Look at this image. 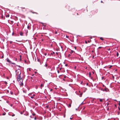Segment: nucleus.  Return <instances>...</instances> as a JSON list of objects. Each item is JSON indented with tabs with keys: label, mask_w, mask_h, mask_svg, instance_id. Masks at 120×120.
Returning a JSON list of instances; mask_svg holds the SVG:
<instances>
[{
	"label": "nucleus",
	"mask_w": 120,
	"mask_h": 120,
	"mask_svg": "<svg viewBox=\"0 0 120 120\" xmlns=\"http://www.w3.org/2000/svg\"><path fill=\"white\" fill-rule=\"evenodd\" d=\"M16 75L17 76L20 75L21 74V71L19 69H18L17 70L15 71Z\"/></svg>",
	"instance_id": "obj_1"
},
{
	"label": "nucleus",
	"mask_w": 120,
	"mask_h": 120,
	"mask_svg": "<svg viewBox=\"0 0 120 120\" xmlns=\"http://www.w3.org/2000/svg\"><path fill=\"white\" fill-rule=\"evenodd\" d=\"M17 76V80L18 81H19L20 80L22 82V78H21L20 77V75H19Z\"/></svg>",
	"instance_id": "obj_2"
},
{
	"label": "nucleus",
	"mask_w": 120,
	"mask_h": 120,
	"mask_svg": "<svg viewBox=\"0 0 120 120\" xmlns=\"http://www.w3.org/2000/svg\"><path fill=\"white\" fill-rule=\"evenodd\" d=\"M7 62H9V63H12L13 64H15V63H12L9 60L8 58L7 59Z\"/></svg>",
	"instance_id": "obj_3"
},
{
	"label": "nucleus",
	"mask_w": 120,
	"mask_h": 120,
	"mask_svg": "<svg viewBox=\"0 0 120 120\" xmlns=\"http://www.w3.org/2000/svg\"><path fill=\"white\" fill-rule=\"evenodd\" d=\"M108 89L107 88H105V89L103 90L102 89H101V90L103 91H105L106 92H107V90H108Z\"/></svg>",
	"instance_id": "obj_4"
},
{
	"label": "nucleus",
	"mask_w": 120,
	"mask_h": 120,
	"mask_svg": "<svg viewBox=\"0 0 120 120\" xmlns=\"http://www.w3.org/2000/svg\"><path fill=\"white\" fill-rule=\"evenodd\" d=\"M38 62H40V65L41 64V60H40L39 59H38Z\"/></svg>",
	"instance_id": "obj_5"
},
{
	"label": "nucleus",
	"mask_w": 120,
	"mask_h": 120,
	"mask_svg": "<svg viewBox=\"0 0 120 120\" xmlns=\"http://www.w3.org/2000/svg\"><path fill=\"white\" fill-rule=\"evenodd\" d=\"M44 86V85L42 84H41V89H42V87Z\"/></svg>",
	"instance_id": "obj_6"
},
{
	"label": "nucleus",
	"mask_w": 120,
	"mask_h": 120,
	"mask_svg": "<svg viewBox=\"0 0 120 120\" xmlns=\"http://www.w3.org/2000/svg\"><path fill=\"white\" fill-rule=\"evenodd\" d=\"M23 83L22 82L20 83V86H22L23 85Z\"/></svg>",
	"instance_id": "obj_7"
},
{
	"label": "nucleus",
	"mask_w": 120,
	"mask_h": 120,
	"mask_svg": "<svg viewBox=\"0 0 120 120\" xmlns=\"http://www.w3.org/2000/svg\"><path fill=\"white\" fill-rule=\"evenodd\" d=\"M6 17L8 18L9 17V14H8L7 15H6Z\"/></svg>",
	"instance_id": "obj_8"
},
{
	"label": "nucleus",
	"mask_w": 120,
	"mask_h": 120,
	"mask_svg": "<svg viewBox=\"0 0 120 120\" xmlns=\"http://www.w3.org/2000/svg\"><path fill=\"white\" fill-rule=\"evenodd\" d=\"M21 8L22 9H25V10L26 11V9L24 7H21Z\"/></svg>",
	"instance_id": "obj_9"
},
{
	"label": "nucleus",
	"mask_w": 120,
	"mask_h": 120,
	"mask_svg": "<svg viewBox=\"0 0 120 120\" xmlns=\"http://www.w3.org/2000/svg\"><path fill=\"white\" fill-rule=\"evenodd\" d=\"M20 35L21 36H22L23 35V33L22 32L20 33Z\"/></svg>",
	"instance_id": "obj_10"
},
{
	"label": "nucleus",
	"mask_w": 120,
	"mask_h": 120,
	"mask_svg": "<svg viewBox=\"0 0 120 120\" xmlns=\"http://www.w3.org/2000/svg\"><path fill=\"white\" fill-rule=\"evenodd\" d=\"M100 39L101 40H104V39H103V38H102V37H101L100 38Z\"/></svg>",
	"instance_id": "obj_11"
},
{
	"label": "nucleus",
	"mask_w": 120,
	"mask_h": 120,
	"mask_svg": "<svg viewBox=\"0 0 120 120\" xmlns=\"http://www.w3.org/2000/svg\"><path fill=\"white\" fill-rule=\"evenodd\" d=\"M119 54L117 52H116V55L117 56H119Z\"/></svg>",
	"instance_id": "obj_12"
},
{
	"label": "nucleus",
	"mask_w": 120,
	"mask_h": 120,
	"mask_svg": "<svg viewBox=\"0 0 120 120\" xmlns=\"http://www.w3.org/2000/svg\"><path fill=\"white\" fill-rule=\"evenodd\" d=\"M71 107V104H69L68 105V107Z\"/></svg>",
	"instance_id": "obj_13"
},
{
	"label": "nucleus",
	"mask_w": 120,
	"mask_h": 120,
	"mask_svg": "<svg viewBox=\"0 0 120 120\" xmlns=\"http://www.w3.org/2000/svg\"><path fill=\"white\" fill-rule=\"evenodd\" d=\"M99 101L100 102H102L103 101V100L102 99H100Z\"/></svg>",
	"instance_id": "obj_14"
},
{
	"label": "nucleus",
	"mask_w": 120,
	"mask_h": 120,
	"mask_svg": "<svg viewBox=\"0 0 120 120\" xmlns=\"http://www.w3.org/2000/svg\"><path fill=\"white\" fill-rule=\"evenodd\" d=\"M27 28L28 29H30V26H27Z\"/></svg>",
	"instance_id": "obj_15"
},
{
	"label": "nucleus",
	"mask_w": 120,
	"mask_h": 120,
	"mask_svg": "<svg viewBox=\"0 0 120 120\" xmlns=\"http://www.w3.org/2000/svg\"><path fill=\"white\" fill-rule=\"evenodd\" d=\"M21 56H20V60L21 61L22 59H21Z\"/></svg>",
	"instance_id": "obj_16"
},
{
	"label": "nucleus",
	"mask_w": 120,
	"mask_h": 120,
	"mask_svg": "<svg viewBox=\"0 0 120 120\" xmlns=\"http://www.w3.org/2000/svg\"><path fill=\"white\" fill-rule=\"evenodd\" d=\"M32 115H33V116H34L35 115V114L34 113H33L32 114Z\"/></svg>",
	"instance_id": "obj_17"
},
{
	"label": "nucleus",
	"mask_w": 120,
	"mask_h": 120,
	"mask_svg": "<svg viewBox=\"0 0 120 120\" xmlns=\"http://www.w3.org/2000/svg\"><path fill=\"white\" fill-rule=\"evenodd\" d=\"M91 75V73L90 72H89V77H90V76Z\"/></svg>",
	"instance_id": "obj_18"
},
{
	"label": "nucleus",
	"mask_w": 120,
	"mask_h": 120,
	"mask_svg": "<svg viewBox=\"0 0 120 120\" xmlns=\"http://www.w3.org/2000/svg\"><path fill=\"white\" fill-rule=\"evenodd\" d=\"M82 93H81L80 94V95H79L80 97H81L82 96Z\"/></svg>",
	"instance_id": "obj_19"
},
{
	"label": "nucleus",
	"mask_w": 120,
	"mask_h": 120,
	"mask_svg": "<svg viewBox=\"0 0 120 120\" xmlns=\"http://www.w3.org/2000/svg\"><path fill=\"white\" fill-rule=\"evenodd\" d=\"M6 113L5 112L3 114V115H5V114H6Z\"/></svg>",
	"instance_id": "obj_20"
},
{
	"label": "nucleus",
	"mask_w": 120,
	"mask_h": 120,
	"mask_svg": "<svg viewBox=\"0 0 120 120\" xmlns=\"http://www.w3.org/2000/svg\"><path fill=\"white\" fill-rule=\"evenodd\" d=\"M45 66L46 67H47V64H45Z\"/></svg>",
	"instance_id": "obj_21"
},
{
	"label": "nucleus",
	"mask_w": 120,
	"mask_h": 120,
	"mask_svg": "<svg viewBox=\"0 0 120 120\" xmlns=\"http://www.w3.org/2000/svg\"><path fill=\"white\" fill-rule=\"evenodd\" d=\"M48 107H49V106L48 105H47L46 106V108H48Z\"/></svg>",
	"instance_id": "obj_22"
},
{
	"label": "nucleus",
	"mask_w": 120,
	"mask_h": 120,
	"mask_svg": "<svg viewBox=\"0 0 120 120\" xmlns=\"http://www.w3.org/2000/svg\"><path fill=\"white\" fill-rule=\"evenodd\" d=\"M102 48V47H98V48L99 49H101V48Z\"/></svg>",
	"instance_id": "obj_23"
},
{
	"label": "nucleus",
	"mask_w": 120,
	"mask_h": 120,
	"mask_svg": "<svg viewBox=\"0 0 120 120\" xmlns=\"http://www.w3.org/2000/svg\"><path fill=\"white\" fill-rule=\"evenodd\" d=\"M65 66L67 67L68 66V64H65Z\"/></svg>",
	"instance_id": "obj_24"
},
{
	"label": "nucleus",
	"mask_w": 120,
	"mask_h": 120,
	"mask_svg": "<svg viewBox=\"0 0 120 120\" xmlns=\"http://www.w3.org/2000/svg\"><path fill=\"white\" fill-rule=\"evenodd\" d=\"M112 67V66H110L109 67V68H111Z\"/></svg>",
	"instance_id": "obj_25"
},
{
	"label": "nucleus",
	"mask_w": 120,
	"mask_h": 120,
	"mask_svg": "<svg viewBox=\"0 0 120 120\" xmlns=\"http://www.w3.org/2000/svg\"><path fill=\"white\" fill-rule=\"evenodd\" d=\"M34 97L33 96H31V98L33 99L34 98Z\"/></svg>",
	"instance_id": "obj_26"
},
{
	"label": "nucleus",
	"mask_w": 120,
	"mask_h": 120,
	"mask_svg": "<svg viewBox=\"0 0 120 120\" xmlns=\"http://www.w3.org/2000/svg\"><path fill=\"white\" fill-rule=\"evenodd\" d=\"M5 84H7V82H6V81H5Z\"/></svg>",
	"instance_id": "obj_27"
},
{
	"label": "nucleus",
	"mask_w": 120,
	"mask_h": 120,
	"mask_svg": "<svg viewBox=\"0 0 120 120\" xmlns=\"http://www.w3.org/2000/svg\"><path fill=\"white\" fill-rule=\"evenodd\" d=\"M55 52H53V53H51V54H55Z\"/></svg>",
	"instance_id": "obj_28"
},
{
	"label": "nucleus",
	"mask_w": 120,
	"mask_h": 120,
	"mask_svg": "<svg viewBox=\"0 0 120 120\" xmlns=\"http://www.w3.org/2000/svg\"><path fill=\"white\" fill-rule=\"evenodd\" d=\"M119 104V105L120 106V101H119V104Z\"/></svg>",
	"instance_id": "obj_29"
},
{
	"label": "nucleus",
	"mask_w": 120,
	"mask_h": 120,
	"mask_svg": "<svg viewBox=\"0 0 120 120\" xmlns=\"http://www.w3.org/2000/svg\"><path fill=\"white\" fill-rule=\"evenodd\" d=\"M62 69V68H60V70H61V69Z\"/></svg>",
	"instance_id": "obj_30"
},
{
	"label": "nucleus",
	"mask_w": 120,
	"mask_h": 120,
	"mask_svg": "<svg viewBox=\"0 0 120 120\" xmlns=\"http://www.w3.org/2000/svg\"><path fill=\"white\" fill-rule=\"evenodd\" d=\"M85 43L86 44H87V42L86 41H85Z\"/></svg>",
	"instance_id": "obj_31"
},
{
	"label": "nucleus",
	"mask_w": 120,
	"mask_h": 120,
	"mask_svg": "<svg viewBox=\"0 0 120 120\" xmlns=\"http://www.w3.org/2000/svg\"><path fill=\"white\" fill-rule=\"evenodd\" d=\"M15 116V115L14 114H13V115H12V116Z\"/></svg>",
	"instance_id": "obj_32"
},
{
	"label": "nucleus",
	"mask_w": 120,
	"mask_h": 120,
	"mask_svg": "<svg viewBox=\"0 0 120 120\" xmlns=\"http://www.w3.org/2000/svg\"><path fill=\"white\" fill-rule=\"evenodd\" d=\"M118 108L119 110L120 111V107H118Z\"/></svg>",
	"instance_id": "obj_33"
},
{
	"label": "nucleus",
	"mask_w": 120,
	"mask_h": 120,
	"mask_svg": "<svg viewBox=\"0 0 120 120\" xmlns=\"http://www.w3.org/2000/svg\"><path fill=\"white\" fill-rule=\"evenodd\" d=\"M56 54L57 55H58V53L57 52H56Z\"/></svg>",
	"instance_id": "obj_34"
},
{
	"label": "nucleus",
	"mask_w": 120,
	"mask_h": 120,
	"mask_svg": "<svg viewBox=\"0 0 120 120\" xmlns=\"http://www.w3.org/2000/svg\"><path fill=\"white\" fill-rule=\"evenodd\" d=\"M31 116H30V117H31V118H34V117H32Z\"/></svg>",
	"instance_id": "obj_35"
},
{
	"label": "nucleus",
	"mask_w": 120,
	"mask_h": 120,
	"mask_svg": "<svg viewBox=\"0 0 120 120\" xmlns=\"http://www.w3.org/2000/svg\"><path fill=\"white\" fill-rule=\"evenodd\" d=\"M66 37L67 38H68L69 37L68 36H66Z\"/></svg>",
	"instance_id": "obj_36"
},
{
	"label": "nucleus",
	"mask_w": 120,
	"mask_h": 120,
	"mask_svg": "<svg viewBox=\"0 0 120 120\" xmlns=\"http://www.w3.org/2000/svg\"><path fill=\"white\" fill-rule=\"evenodd\" d=\"M74 48H75V49H76V47H75Z\"/></svg>",
	"instance_id": "obj_37"
},
{
	"label": "nucleus",
	"mask_w": 120,
	"mask_h": 120,
	"mask_svg": "<svg viewBox=\"0 0 120 120\" xmlns=\"http://www.w3.org/2000/svg\"><path fill=\"white\" fill-rule=\"evenodd\" d=\"M57 32L56 31V32H55V34H57Z\"/></svg>",
	"instance_id": "obj_38"
},
{
	"label": "nucleus",
	"mask_w": 120,
	"mask_h": 120,
	"mask_svg": "<svg viewBox=\"0 0 120 120\" xmlns=\"http://www.w3.org/2000/svg\"><path fill=\"white\" fill-rule=\"evenodd\" d=\"M71 10L69 8H68V10L69 11H70Z\"/></svg>",
	"instance_id": "obj_39"
},
{
	"label": "nucleus",
	"mask_w": 120,
	"mask_h": 120,
	"mask_svg": "<svg viewBox=\"0 0 120 120\" xmlns=\"http://www.w3.org/2000/svg\"><path fill=\"white\" fill-rule=\"evenodd\" d=\"M115 107H116V105H115Z\"/></svg>",
	"instance_id": "obj_40"
},
{
	"label": "nucleus",
	"mask_w": 120,
	"mask_h": 120,
	"mask_svg": "<svg viewBox=\"0 0 120 120\" xmlns=\"http://www.w3.org/2000/svg\"><path fill=\"white\" fill-rule=\"evenodd\" d=\"M16 41H18V42H20V41H17V40H16Z\"/></svg>",
	"instance_id": "obj_41"
},
{
	"label": "nucleus",
	"mask_w": 120,
	"mask_h": 120,
	"mask_svg": "<svg viewBox=\"0 0 120 120\" xmlns=\"http://www.w3.org/2000/svg\"><path fill=\"white\" fill-rule=\"evenodd\" d=\"M46 55H47V54L46 53H45V55L46 56Z\"/></svg>",
	"instance_id": "obj_42"
},
{
	"label": "nucleus",
	"mask_w": 120,
	"mask_h": 120,
	"mask_svg": "<svg viewBox=\"0 0 120 120\" xmlns=\"http://www.w3.org/2000/svg\"><path fill=\"white\" fill-rule=\"evenodd\" d=\"M34 119L36 120V117H35L34 118Z\"/></svg>",
	"instance_id": "obj_43"
},
{
	"label": "nucleus",
	"mask_w": 120,
	"mask_h": 120,
	"mask_svg": "<svg viewBox=\"0 0 120 120\" xmlns=\"http://www.w3.org/2000/svg\"><path fill=\"white\" fill-rule=\"evenodd\" d=\"M57 72H58V73H59V71L58 70L57 71Z\"/></svg>",
	"instance_id": "obj_44"
},
{
	"label": "nucleus",
	"mask_w": 120,
	"mask_h": 120,
	"mask_svg": "<svg viewBox=\"0 0 120 120\" xmlns=\"http://www.w3.org/2000/svg\"><path fill=\"white\" fill-rule=\"evenodd\" d=\"M13 94V93H12V92H11V94Z\"/></svg>",
	"instance_id": "obj_45"
},
{
	"label": "nucleus",
	"mask_w": 120,
	"mask_h": 120,
	"mask_svg": "<svg viewBox=\"0 0 120 120\" xmlns=\"http://www.w3.org/2000/svg\"><path fill=\"white\" fill-rule=\"evenodd\" d=\"M88 42H89V43H90V41H88Z\"/></svg>",
	"instance_id": "obj_46"
},
{
	"label": "nucleus",
	"mask_w": 120,
	"mask_h": 120,
	"mask_svg": "<svg viewBox=\"0 0 120 120\" xmlns=\"http://www.w3.org/2000/svg\"><path fill=\"white\" fill-rule=\"evenodd\" d=\"M77 15H79V14H78V13H77Z\"/></svg>",
	"instance_id": "obj_47"
},
{
	"label": "nucleus",
	"mask_w": 120,
	"mask_h": 120,
	"mask_svg": "<svg viewBox=\"0 0 120 120\" xmlns=\"http://www.w3.org/2000/svg\"><path fill=\"white\" fill-rule=\"evenodd\" d=\"M12 104H11V106H12Z\"/></svg>",
	"instance_id": "obj_48"
},
{
	"label": "nucleus",
	"mask_w": 120,
	"mask_h": 120,
	"mask_svg": "<svg viewBox=\"0 0 120 120\" xmlns=\"http://www.w3.org/2000/svg\"><path fill=\"white\" fill-rule=\"evenodd\" d=\"M8 101H7V103H8Z\"/></svg>",
	"instance_id": "obj_49"
},
{
	"label": "nucleus",
	"mask_w": 120,
	"mask_h": 120,
	"mask_svg": "<svg viewBox=\"0 0 120 120\" xmlns=\"http://www.w3.org/2000/svg\"><path fill=\"white\" fill-rule=\"evenodd\" d=\"M12 43V42H10V43Z\"/></svg>",
	"instance_id": "obj_50"
},
{
	"label": "nucleus",
	"mask_w": 120,
	"mask_h": 120,
	"mask_svg": "<svg viewBox=\"0 0 120 120\" xmlns=\"http://www.w3.org/2000/svg\"><path fill=\"white\" fill-rule=\"evenodd\" d=\"M52 90V89H51V90H50V91H51Z\"/></svg>",
	"instance_id": "obj_51"
},
{
	"label": "nucleus",
	"mask_w": 120,
	"mask_h": 120,
	"mask_svg": "<svg viewBox=\"0 0 120 120\" xmlns=\"http://www.w3.org/2000/svg\"><path fill=\"white\" fill-rule=\"evenodd\" d=\"M21 114H22V112H21Z\"/></svg>",
	"instance_id": "obj_52"
},
{
	"label": "nucleus",
	"mask_w": 120,
	"mask_h": 120,
	"mask_svg": "<svg viewBox=\"0 0 120 120\" xmlns=\"http://www.w3.org/2000/svg\"><path fill=\"white\" fill-rule=\"evenodd\" d=\"M63 80H65V79H63Z\"/></svg>",
	"instance_id": "obj_53"
},
{
	"label": "nucleus",
	"mask_w": 120,
	"mask_h": 120,
	"mask_svg": "<svg viewBox=\"0 0 120 120\" xmlns=\"http://www.w3.org/2000/svg\"><path fill=\"white\" fill-rule=\"evenodd\" d=\"M109 108H108V109H107V110H109Z\"/></svg>",
	"instance_id": "obj_54"
},
{
	"label": "nucleus",
	"mask_w": 120,
	"mask_h": 120,
	"mask_svg": "<svg viewBox=\"0 0 120 120\" xmlns=\"http://www.w3.org/2000/svg\"><path fill=\"white\" fill-rule=\"evenodd\" d=\"M64 78H66L65 76H64Z\"/></svg>",
	"instance_id": "obj_55"
},
{
	"label": "nucleus",
	"mask_w": 120,
	"mask_h": 120,
	"mask_svg": "<svg viewBox=\"0 0 120 120\" xmlns=\"http://www.w3.org/2000/svg\"><path fill=\"white\" fill-rule=\"evenodd\" d=\"M113 78H114V76H113Z\"/></svg>",
	"instance_id": "obj_56"
},
{
	"label": "nucleus",
	"mask_w": 120,
	"mask_h": 120,
	"mask_svg": "<svg viewBox=\"0 0 120 120\" xmlns=\"http://www.w3.org/2000/svg\"><path fill=\"white\" fill-rule=\"evenodd\" d=\"M72 119V118H70V119Z\"/></svg>",
	"instance_id": "obj_57"
},
{
	"label": "nucleus",
	"mask_w": 120,
	"mask_h": 120,
	"mask_svg": "<svg viewBox=\"0 0 120 120\" xmlns=\"http://www.w3.org/2000/svg\"><path fill=\"white\" fill-rule=\"evenodd\" d=\"M2 57L3 58V56H2Z\"/></svg>",
	"instance_id": "obj_58"
},
{
	"label": "nucleus",
	"mask_w": 120,
	"mask_h": 120,
	"mask_svg": "<svg viewBox=\"0 0 120 120\" xmlns=\"http://www.w3.org/2000/svg\"><path fill=\"white\" fill-rule=\"evenodd\" d=\"M83 104V103H81V104Z\"/></svg>",
	"instance_id": "obj_59"
},
{
	"label": "nucleus",
	"mask_w": 120,
	"mask_h": 120,
	"mask_svg": "<svg viewBox=\"0 0 120 120\" xmlns=\"http://www.w3.org/2000/svg\"><path fill=\"white\" fill-rule=\"evenodd\" d=\"M31 79H32V77H31Z\"/></svg>",
	"instance_id": "obj_60"
},
{
	"label": "nucleus",
	"mask_w": 120,
	"mask_h": 120,
	"mask_svg": "<svg viewBox=\"0 0 120 120\" xmlns=\"http://www.w3.org/2000/svg\"><path fill=\"white\" fill-rule=\"evenodd\" d=\"M72 52H73V51H72Z\"/></svg>",
	"instance_id": "obj_61"
},
{
	"label": "nucleus",
	"mask_w": 120,
	"mask_h": 120,
	"mask_svg": "<svg viewBox=\"0 0 120 120\" xmlns=\"http://www.w3.org/2000/svg\"><path fill=\"white\" fill-rule=\"evenodd\" d=\"M75 68H76V67H75Z\"/></svg>",
	"instance_id": "obj_62"
}]
</instances>
